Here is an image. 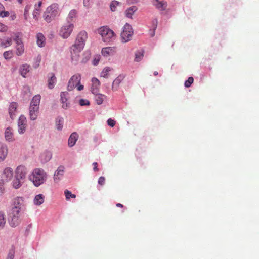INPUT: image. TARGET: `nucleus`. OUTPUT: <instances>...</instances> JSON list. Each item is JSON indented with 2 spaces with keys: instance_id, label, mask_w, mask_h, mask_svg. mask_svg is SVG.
<instances>
[{
  "instance_id": "1",
  "label": "nucleus",
  "mask_w": 259,
  "mask_h": 259,
  "mask_svg": "<svg viewBox=\"0 0 259 259\" xmlns=\"http://www.w3.org/2000/svg\"><path fill=\"white\" fill-rule=\"evenodd\" d=\"M47 178V174L44 169L36 168L33 169L30 176V180L36 187H38L44 184Z\"/></svg>"
},
{
  "instance_id": "2",
  "label": "nucleus",
  "mask_w": 259,
  "mask_h": 259,
  "mask_svg": "<svg viewBox=\"0 0 259 259\" xmlns=\"http://www.w3.org/2000/svg\"><path fill=\"white\" fill-rule=\"evenodd\" d=\"M98 32L101 35L103 41L105 42L112 41L116 38V34L113 31L106 26L99 28Z\"/></svg>"
},
{
  "instance_id": "3",
  "label": "nucleus",
  "mask_w": 259,
  "mask_h": 259,
  "mask_svg": "<svg viewBox=\"0 0 259 259\" xmlns=\"http://www.w3.org/2000/svg\"><path fill=\"white\" fill-rule=\"evenodd\" d=\"M58 15L59 6L57 4L54 3L47 7L44 12L43 17L46 22H50Z\"/></svg>"
},
{
  "instance_id": "4",
  "label": "nucleus",
  "mask_w": 259,
  "mask_h": 259,
  "mask_svg": "<svg viewBox=\"0 0 259 259\" xmlns=\"http://www.w3.org/2000/svg\"><path fill=\"white\" fill-rule=\"evenodd\" d=\"M81 79V76L79 73L73 75L68 81L67 86L68 90L72 91L75 88H77L78 91L82 90L84 88V86L80 84Z\"/></svg>"
},
{
  "instance_id": "5",
  "label": "nucleus",
  "mask_w": 259,
  "mask_h": 259,
  "mask_svg": "<svg viewBox=\"0 0 259 259\" xmlns=\"http://www.w3.org/2000/svg\"><path fill=\"white\" fill-rule=\"evenodd\" d=\"M133 34V31L132 26L126 23L123 27L121 33V38L122 42H127L131 40Z\"/></svg>"
},
{
  "instance_id": "6",
  "label": "nucleus",
  "mask_w": 259,
  "mask_h": 259,
  "mask_svg": "<svg viewBox=\"0 0 259 259\" xmlns=\"http://www.w3.org/2000/svg\"><path fill=\"white\" fill-rule=\"evenodd\" d=\"M73 28V24L71 22H67L61 27L59 34L63 38H67L71 34Z\"/></svg>"
},
{
  "instance_id": "7",
  "label": "nucleus",
  "mask_w": 259,
  "mask_h": 259,
  "mask_svg": "<svg viewBox=\"0 0 259 259\" xmlns=\"http://www.w3.org/2000/svg\"><path fill=\"white\" fill-rule=\"evenodd\" d=\"M14 40L16 43V54L18 56H21L24 52L25 48L22 38L19 37L18 34H16Z\"/></svg>"
},
{
  "instance_id": "8",
  "label": "nucleus",
  "mask_w": 259,
  "mask_h": 259,
  "mask_svg": "<svg viewBox=\"0 0 259 259\" xmlns=\"http://www.w3.org/2000/svg\"><path fill=\"white\" fill-rule=\"evenodd\" d=\"M24 198L22 197H16L13 200V207H12V211L16 214H19L20 211L24 206Z\"/></svg>"
},
{
  "instance_id": "9",
  "label": "nucleus",
  "mask_w": 259,
  "mask_h": 259,
  "mask_svg": "<svg viewBox=\"0 0 259 259\" xmlns=\"http://www.w3.org/2000/svg\"><path fill=\"white\" fill-rule=\"evenodd\" d=\"M87 37V32L85 31H81L78 34L75 44L73 45L79 47V48L83 49Z\"/></svg>"
},
{
  "instance_id": "10",
  "label": "nucleus",
  "mask_w": 259,
  "mask_h": 259,
  "mask_svg": "<svg viewBox=\"0 0 259 259\" xmlns=\"http://www.w3.org/2000/svg\"><path fill=\"white\" fill-rule=\"evenodd\" d=\"M83 49L79 48V47L73 45L71 47V60L75 63L79 61L80 58V53Z\"/></svg>"
},
{
  "instance_id": "11",
  "label": "nucleus",
  "mask_w": 259,
  "mask_h": 259,
  "mask_svg": "<svg viewBox=\"0 0 259 259\" xmlns=\"http://www.w3.org/2000/svg\"><path fill=\"white\" fill-rule=\"evenodd\" d=\"M69 98V94L67 92H62L60 93V101L62 104V107L63 109H67L69 106L70 103L68 102Z\"/></svg>"
},
{
  "instance_id": "12",
  "label": "nucleus",
  "mask_w": 259,
  "mask_h": 259,
  "mask_svg": "<svg viewBox=\"0 0 259 259\" xmlns=\"http://www.w3.org/2000/svg\"><path fill=\"white\" fill-rule=\"evenodd\" d=\"M27 120L24 115H21L19 117L18 125V132L20 134H23L25 131L27 126Z\"/></svg>"
},
{
  "instance_id": "13",
  "label": "nucleus",
  "mask_w": 259,
  "mask_h": 259,
  "mask_svg": "<svg viewBox=\"0 0 259 259\" xmlns=\"http://www.w3.org/2000/svg\"><path fill=\"white\" fill-rule=\"evenodd\" d=\"M27 174V168L24 165L18 166L15 170V176L23 180Z\"/></svg>"
},
{
  "instance_id": "14",
  "label": "nucleus",
  "mask_w": 259,
  "mask_h": 259,
  "mask_svg": "<svg viewBox=\"0 0 259 259\" xmlns=\"http://www.w3.org/2000/svg\"><path fill=\"white\" fill-rule=\"evenodd\" d=\"M152 4L157 9L160 11L165 10L167 6V2L164 0H153Z\"/></svg>"
},
{
  "instance_id": "15",
  "label": "nucleus",
  "mask_w": 259,
  "mask_h": 259,
  "mask_svg": "<svg viewBox=\"0 0 259 259\" xmlns=\"http://www.w3.org/2000/svg\"><path fill=\"white\" fill-rule=\"evenodd\" d=\"M13 176V169L10 167H7L4 169L2 174L3 180L7 182L10 181Z\"/></svg>"
},
{
  "instance_id": "16",
  "label": "nucleus",
  "mask_w": 259,
  "mask_h": 259,
  "mask_svg": "<svg viewBox=\"0 0 259 259\" xmlns=\"http://www.w3.org/2000/svg\"><path fill=\"white\" fill-rule=\"evenodd\" d=\"M124 78V75H120L114 79L112 85V90L113 91H116L118 90L120 84L123 81Z\"/></svg>"
},
{
  "instance_id": "17",
  "label": "nucleus",
  "mask_w": 259,
  "mask_h": 259,
  "mask_svg": "<svg viewBox=\"0 0 259 259\" xmlns=\"http://www.w3.org/2000/svg\"><path fill=\"white\" fill-rule=\"evenodd\" d=\"M12 218L9 222L10 225L12 227H16L19 225L20 223V219L19 218L20 214H16L14 212H12Z\"/></svg>"
},
{
  "instance_id": "18",
  "label": "nucleus",
  "mask_w": 259,
  "mask_h": 259,
  "mask_svg": "<svg viewBox=\"0 0 259 259\" xmlns=\"http://www.w3.org/2000/svg\"><path fill=\"white\" fill-rule=\"evenodd\" d=\"M92 86L91 91L93 94H97L98 93L99 88L100 85V81L96 78H93L92 79Z\"/></svg>"
},
{
  "instance_id": "19",
  "label": "nucleus",
  "mask_w": 259,
  "mask_h": 259,
  "mask_svg": "<svg viewBox=\"0 0 259 259\" xmlns=\"http://www.w3.org/2000/svg\"><path fill=\"white\" fill-rule=\"evenodd\" d=\"M17 107H18L17 103L15 102H12L9 105V113L10 115V117L12 119H13L15 116V113L16 111Z\"/></svg>"
},
{
  "instance_id": "20",
  "label": "nucleus",
  "mask_w": 259,
  "mask_h": 259,
  "mask_svg": "<svg viewBox=\"0 0 259 259\" xmlns=\"http://www.w3.org/2000/svg\"><path fill=\"white\" fill-rule=\"evenodd\" d=\"M116 52L115 47H105L102 49V54L105 57L113 55Z\"/></svg>"
},
{
  "instance_id": "21",
  "label": "nucleus",
  "mask_w": 259,
  "mask_h": 259,
  "mask_svg": "<svg viewBox=\"0 0 259 259\" xmlns=\"http://www.w3.org/2000/svg\"><path fill=\"white\" fill-rule=\"evenodd\" d=\"M29 112L30 119L32 120H35L37 117L39 113V108L30 106Z\"/></svg>"
},
{
  "instance_id": "22",
  "label": "nucleus",
  "mask_w": 259,
  "mask_h": 259,
  "mask_svg": "<svg viewBox=\"0 0 259 259\" xmlns=\"http://www.w3.org/2000/svg\"><path fill=\"white\" fill-rule=\"evenodd\" d=\"M78 139V135L76 133L74 132L72 133L68 139V146L70 147H73L75 144Z\"/></svg>"
},
{
  "instance_id": "23",
  "label": "nucleus",
  "mask_w": 259,
  "mask_h": 259,
  "mask_svg": "<svg viewBox=\"0 0 259 259\" xmlns=\"http://www.w3.org/2000/svg\"><path fill=\"white\" fill-rule=\"evenodd\" d=\"M8 154V148L6 145L2 144L0 146V161H3Z\"/></svg>"
},
{
  "instance_id": "24",
  "label": "nucleus",
  "mask_w": 259,
  "mask_h": 259,
  "mask_svg": "<svg viewBox=\"0 0 259 259\" xmlns=\"http://www.w3.org/2000/svg\"><path fill=\"white\" fill-rule=\"evenodd\" d=\"M40 99H41V96L40 95L37 94V95H35L33 97V98L30 102V106L39 108Z\"/></svg>"
},
{
  "instance_id": "25",
  "label": "nucleus",
  "mask_w": 259,
  "mask_h": 259,
  "mask_svg": "<svg viewBox=\"0 0 259 259\" xmlns=\"http://www.w3.org/2000/svg\"><path fill=\"white\" fill-rule=\"evenodd\" d=\"M5 137L8 141H13L14 140L13 132L12 128L8 127H7L5 132Z\"/></svg>"
},
{
  "instance_id": "26",
  "label": "nucleus",
  "mask_w": 259,
  "mask_h": 259,
  "mask_svg": "<svg viewBox=\"0 0 259 259\" xmlns=\"http://www.w3.org/2000/svg\"><path fill=\"white\" fill-rule=\"evenodd\" d=\"M52 158V154L48 151L41 153L40 156V159L42 163H45L49 161Z\"/></svg>"
},
{
  "instance_id": "27",
  "label": "nucleus",
  "mask_w": 259,
  "mask_h": 259,
  "mask_svg": "<svg viewBox=\"0 0 259 259\" xmlns=\"http://www.w3.org/2000/svg\"><path fill=\"white\" fill-rule=\"evenodd\" d=\"M49 76L48 87L49 89H52L54 87V85L56 84V77L53 73L50 74Z\"/></svg>"
},
{
  "instance_id": "28",
  "label": "nucleus",
  "mask_w": 259,
  "mask_h": 259,
  "mask_svg": "<svg viewBox=\"0 0 259 259\" xmlns=\"http://www.w3.org/2000/svg\"><path fill=\"white\" fill-rule=\"evenodd\" d=\"M45 201V196L41 194H38L35 196L33 199V203L35 205H40L42 204Z\"/></svg>"
},
{
  "instance_id": "29",
  "label": "nucleus",
  "mask_w": 259,
  "mask_h": 259,
  "mask_svg": "<svg viewBox=\"0 0 259 259\" xmlns=\"http://www.w3.org/2000/svg\"><path fill=\"white\" fill-rule=\"evenodd\" d=\"M63 172H64L63 167H61V166L59 167L54 174V181L56 182L59 181L61 179V177H62L63 176Z\"/></svg>"
},
{
  "instance_id": "30",
  "label": "nucleus",
  "mask_w": 259,
  "mask_h": 259,
  "mask_svg": "<svg viewBox=\"0 0 259 259\" xmlns=\"http://www.w3.org/2000/svg\"><path fill=\"white\" fill-rule=\"evenodd\" d=\"M37 44L40 47H44L45 44V38L42 33H39L37 34Z\"/></svg>"
},
{
  "instance_id": "31",
  "label": "nucleus",
  "mask_w": 259,
  "mask_h": 259,
  "mask_svg": "<svg viewBox=\"0 0 259 259\" xmlns=\"http://www.w3.org/2000/svg\"><path fill=\"white\" fill-rule=\"evenodd\" d=\"M94 94L95 95V99L97 104L98 105L102 104L104 99L106 98V96L102 94H99L98 93Z\"/></svg>"
},
{
  "instance_id": "32",
  "label": "nucleus",
  "mask_w": 259,
  "mask_h": 259,
  "mask_svg": "<svg viewBox=\"0 0 259 259\" xmlns=\"http://www.w3.org/2000/svg\"><path fill=\"white\" fill-rule=\"evenodd\" d=\"M137 7L135 6H133L127 9L125 14L126 17L131 18L134 13L137 10Z\"/></svg>"
},
{
  "instance_id": "33",
  "label": "nucleus",
  "mask_w": 259,
  "mask_h": 259,
  "mask_svg": "<svg viewBox=\"0 0 259 259\" xmlns=\"http://www.w3.org/2000/svg\"><path fill=\"white\" fill-rule=\"evenodd\" d=\"M29 68L30 66L26 64L23 65L21 67L20 72L23 77H25V75L29 71Z\"/></svg>"
},
{
  "instance_id": "34",
  "label": "nucleus",
  "mask_w": 259,
  "mask_h": 259,
  "mask_svg": "<svg viewBox=\"0 0 259 259\" xmlns=\"http://www.w3.org/2000/svg\"><path fill=\"white\" fill-rule=\"evenodd\" d=\"M20 180V178H17L16 176L15 177L14 179L12 182V185L14 188L17 189L21 186L22 184Z\"/></svg>"
},
{
  "instance_id": "35",
  "label": "nucleus",
  "mask_w": 259,
  "mask_h": 259,
  "mask_svg": "<svg viewBox=\"0 0 259 259\" xmlns=\"http://www.w3.org/2000/svg\"><path fill=\"white\" fill-rule=\"evenodd\" d=\"M77 11L76 10L73 9L71 10L67 18V22H71L74 18H75L76 16Z\"/></svg>"
},
{
  "instance_id": "36",
  "label": "nucleus",
  "mask_w": 259,
  "mask_h": 259,
  "mask_svg": "<svg viewBox=\"0 0 259 259\" xmlns=\"http://www.w3.org/2000/svg\"><path fill=\"white\" fill-rule=\"evenodd\" d=\"M6 223V218L5 213L0 212V229H2L5 227Z\"/></svg>"
},
{
  "instance_id": "37",
  "label": "nucleus",
  "mask_w": 259,
  "mask_h": 259,
  "mask_svg": "<svg viewBox=\"0 0 259 259\" xmlns=\"http://www.w3.org/2000/svg\"><path fill=\"white\" fill-rule=\"evenodd\" d=\"M144 56V51H138L135 53L134 60L136 62H139L141 61Z\"/></svg>"
},
{
  "instance_id": "38",
  "label": "nucleus",
  "mask_w": 259,
  "mask_h": 259,
  "mask_svg": "<svg viewBox=\"0 0 259 259\" xmlns=\"http://www.w3.org/2000/svg\"><path fill=\"white\" fill-rule=\"evenodd\" d=\"M12 39L11 38H7L5 41H2L0 43V47L6 48L12 45Z\"/></svg>"
},
{
  "instance_id": "39",
  "label": "nucleus",
  "mask_w": 259,
  "mask_h": 259,
  "mask_svg": "<svg viewBox=\"0 0 259 259\" xmlns=\"http://www.w3.org/2000/svg\"><path fill=\"white\" fill-rule=\"evenodd\" d=\"M111 71L110 67H105L101 73V77L107 78L109 72Z\"/></svg>"
},
{
  "instance_id": "40",
  "label": "nucleus",
  "mask_w": 259,
  "mask_h": 259,
  "mask_svg": "<svg viewBox=\"0 0 259 259\" xmlns=\"http://www.w3.org/2000/svg\"><path fill=\"white\" fill-rule=\"evenodd\" d=\"M64 194H65L66 200H69L70 198H76V195L74 194H72V193L68 190H65Z\"/></svg>"
},
{
  "instance_id": "41",
  "label": "nucleus",
  "mask_w": 259,
  "mask_h": 259,
  "mask_svg": "<svg viewBox=\"0 0 259 259\" xmlns=\"http://www.w3.org/2000/svg\"><path fill=\"white\" fill-rule=\"evenodd\" d=\"M40 8H35V9L33 12V17L36 20H38V17L40 15Z\"/></svg>"
},
{
  "instance_id": "42",
  "label": "nucleus",
  "mask_w": 259,
  "mask_h": 259,
  "mask_svg": "<svg viewBox=\"0 0 259 259\" xmlns=\"http://www.w3.org/2000/svg\"><path fill=\"white\" fill-rule=\"evenodd\" d=\"M4 57L6 59H10L13 56V53L12 51H5L3 54Z\"/></svg>"
},
{
  "instance_id": "43",
  "label": "nucleus",
  "mask_w": 259,
  "mask_h": 259,
  "mask_svg": "<svg viewBox=\"0 0 259 259\" xmlns=\"http://www.w3.org/2000/svg\"><path fill=\"white\" fill-rule=\"evenodd\" d=\"M63 118H60L56 121V126L58 130H61L63 127Z\"/></svg>"
},
{
  "instance_id": "44",
  "label": "nucleus",
  "mask_w": 259,
  "mask_h": 259,
  "mask_svg": "<svg viewBox=\"0 0 259 259\" xmlns=\"http://www.w3.org/2000/svg\"><path fill=\"white\" fill-rule=\"evenodd\" d=\"M119 5V2L116 1H113L110 4V9L111 11H115L116 9V7Z\"/></svg>"
},
{
  "instance_id": "45",
  "label": "nucleus",
  "mask_w": 259,
  "mask_h": 259,
  "mask_svg": "<svg viewBox=\"0 0 259 259\" xmlns=\"http://www.w3.org/2000/svg\"><path fill=\"white\" fill-rule=\"evenodd\" d=\"M15 250L13 247L10 249L7 259H14Z\"/></svg>"
},
{
  "instance_id": "46",
  "label": "nucleus",
  "mask_w": 259,
  "mask_h": 259,
  "mask_svg": "<svg viewBox=\"0 0 259 259\" xmlns=\"http://www.w3.org/2000/svg\"><path fill=\"white\" fill-rule=\"evenodd\" d=\"M194 81V79L192 77H189L188 79L185 82V86L186 88L190 87Z\"/></svg>"
},
{
  "instance_id": "47",
  "label": "nucleus",
  "mask_w": 259,
  "mask_h": 259,
  "mask_svg": "<svg viewBox=\"0 0 259 259\" xmlns=\"http://www.w3.org/2000/svg\"><path fill=\"white\" fill-rule=\"evenodd\" d=\"M79 105L80 106H84V105H90V102L88 100H84V99H80L79 102Z\"/></svg>"
},
{
  "instance_id": "48",
  "label": "nucleus",
  "mask_w": 259,
  "mask_h": 259,
  "mask_svg": "<svg viewBox=\"0 0 259 259\" xmlns=\"http://www.w3.org/2000/svg\"><path fill=\"white\" fill-rule=\"evenodd\" d=\"M30 9V6H29V5H27L25 7L24 16L25 19H27V15L28 14V12H29Z\"/></svg>"
},
{
  "instance_id": "49",
  "label": "nucleus",
  "mask_w": 259,
  "mask_h": 259,
  "mask_svg": "<svg viewBox=\"0 0 259 259\" xmlns=\"http://www.w3.org/2000/svg\"><path fill=\"white\" fill-rule=\"evenodd\" d=\"M107 123L108 125L114 127L115 125L116 121L111 118H109L107 120Z\"/></svg>"
},
{
  "instance_id": "50",
  "label": "nucleus",
  "mask_w": 259,
  "mask_h": 259,
  "mask_svg": "<svg viewBox=\"0 0 259 259\" xmlns=\"http://www.w3.org/2000/svg\"><path fill=\"white\" fill-rule=\"evenodd\" d=\"M7 30V26L4 24L0 23V32H6Z\"/></svg>"
},
{
  "instance_id": "51",
  "label": "nucleus",
  "mask_w": 259,
  "mask_h": 259,
  "mask_svg": "<svg viewBox=\"0 0 259 259\" xmlns=\"http://www.w3.org/2000/svg\"><path fill=\"white\" fill-rule=\"evenodd\" d=\"M5 189L4 186V180H0V195L2 194L4 192Z\"/></svg>"
},
{
  "instance_id": "52",
  "label": "nucleus",
  "mask_w": 259,
  "mask_h": 259,
  "mask_svg": "<svg viewBox=\"0 0 259 259\" xmlns=\"http://www.w3.org/2000/svg\"><path fill=\"white\" fill-rule=\"evenodd\" d=\"M92 3V0H83L84 6L86 7H90Z\"/></svg>"
},
{
  "instance_id": "53",
  "label": "nucleus",
  "mask_w": 259,
  "mask_h": 259,
  "mask_svg": "<svg viewBox=\"0 0 259 259\" xmlns=\"http://www.w3.org/2000/svg\"><path fill=\"white\" fill-rule=\"evenodd\" d=\"M105 182V179L104 177H100L98 179V184L100 185H103Z\"/></svg>"
},
{
  "instance_id": "54",
  "label": "nucleus",
  "mask_w": 259,
  "mask_h": 259,
  "mask_svg": "<svg viewBox=\"0 0 259 259\" xmlns=\"http://www.w3.org/2000/svg\"><path fill=\"white\" fill-rule=\"evenodd\" d=\"M9 12L8 11H2L0 13V16L2 17H5L8 16Z\"/></svg>"
},
{
  "instance_id": "55",
  "label": "nucleus",
  "mask_w": 259,
  "mask_h": 259,
  "mask_svg": "<svg viewBox=\"0 0 259 259\" xmlns=\"http://www.w3.org/2000/svg\"><path fill=\"white\" fill-rule=\"evenodd\" d=\"M93 165L94 166L93 170L94 171H98L99 169L98 168V163L97 162H95L93 163Z\"/></svg>"
},
{
  "instance_id": "56",
  "label": "nucleus",
  "mask_w": 259,
  "mask_h": 259,
  "mask_svg": "<svg viewBox=\"0 0 259 259\" xmlns=\"http://www.w3.org/2000/svg\"><path fill=\"white\" fill-rule=\"evenodd\" d=\"M99 61V59L95 58L93 61V63L94 65H97L98 64Z\"/></svg>"
},
{
  "instance_id": "57",
  "label": "nucleus",
  "mask_w": 259,
  "mask_h": 259,
  "mask_svg": "<svg viewBox=\"0 0 259 259\" xmlns=\"http://www.w3.org/2000/svg\"><path fill=\"white\" fill-rule=\"evenodd\" d=\"M10 19L11 20H14L16 19V15L15 13H13L11 14V16H10Z\"/></svg>"
},
{
  "instance_id": "58",
  "label": "nucleus",
  "mask_w": 259,
  "mask_h": 259,
  "mask_svg": "<svg viewBox=\"0 0 259 259\" xmlns=\"http://www.w3.org/2000/svg\"><path fill=\"white\" fill-rule=\"evenodd\" d=\"M156 28V26H155L153 31H152V32L150 34L151 37H153L154 36V35H155V30Z\"/></svg>"
},
{
  "instance_id": "59",
  "label": "nucleus",
  "mask_w": 259,
  "mask_h": 259,
  "mask_svg": "<svg viewBox=\"0 0 259 259\" xmlns=\"http://www.w3.org/2000/svg\"><path fill=\"white\" fill-rule=\"evenodd\" d=\"M41 4H42V2L41 1L39 2L38 4V6H35V8H40Z\"/></svg>"
},
{
  "instance_id": "60",
  "label": "nucleus",
  "mask_w": 259,
  "mask_h": 259,
  "mask_svg": "<svg viewBox=\"0 0 259 259\" xmlns=\"http://www.w3.org/2000/svg\"><path fill=\"white\" fill-rule=\"evenodd\" d=\"M116 205L118 207H121L122 208V207H123V205L120 204V203H117Z\"/></svg>"
},
{
  "instance_id": "61",
  "label": "nucleus",
  "mask_w": 259,
  "mask_h": 259,
  "mask_svg": "<svg viewBox=\"0 0 259 259\" xmlns=\"http://www.w3.org/2000/svg\"><path fill=\"white\" fill-rule=\"evenodd\" d=\"M18 2L20 4H21L22 3L23 0H17Z\"/></svg>"
},
{
  "instance_id": "62",
  "label": "nucleus",
  "mask_w": 259,
  "mask_h": 259,
  "mask_svg": "<svg viewBox=\"0 0 259 259\" xmlns=\"http://www.w3.org/2000/svg\"><path fill=\"white\" fill-rule=\"evenodd\" d=\"M157 74H158V72H157V71H155V72H154V75L155 76H156Z\"/></svg>"
}]
</instances>
